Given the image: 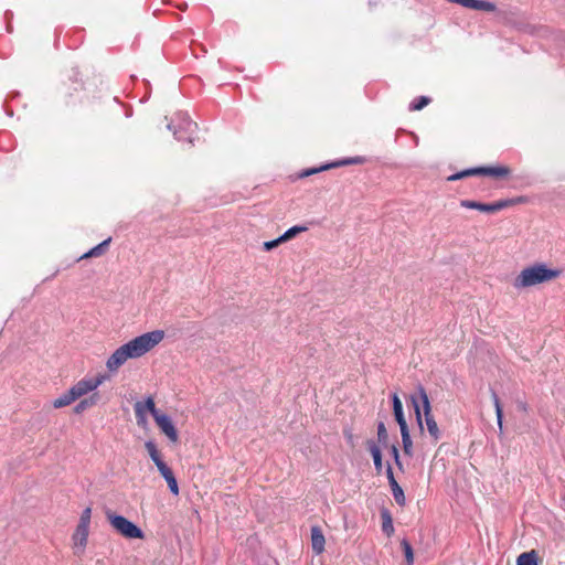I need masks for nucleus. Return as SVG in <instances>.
Returning a JSON list of instances; mask_svg holds the SVG:
<instances>
[{
	"mask_svg": "<svg viewBox=\"0 0 565 565\" xmlns=\"http://www.w3.org/2000/svg\"><path fill=\"white\" fill-rule=\"evenodd\" d=\"M164 338V331L153 330L142 333L120 345L108 358L106 366L110 372L117 371L129 359H138L150 352Z\"/></svg>",
	"mask_w": 565,
	"mask_h": 565,
	"instance_id": "f257e3e1",
	"label": "nucleus"
},
{
	"mask_svg": "<svg viewBox=\"0 0 565 565\" xmlns=\"http://www.w3.org/2000/svg\"><path fill=\"white\" fill-rule=\"evenodd\" d=\"M562 271L548 267L545 263H535L524 267L513 280L515 289L534 287L540 284L548 282L561 276Z\"/></svg>",
	"mask_w": 565,
	"mask_h": 565,
	"instance_id": "f03ea898",
	"label": "nucleus"
},
{
	"mask_svg": "<svg viewBox=\"0 0 565 565\" xmlns=\"http://www.w3.org/2000/svg\"><path fill=\"white\" fill-rule=\"evenodd\" d=\"M417 391H418V398L414 395L411 396V401H412V404L414 407L417 424H418L420 430H423L424 429L423 415H424V420L426 424L427 431H428L431 440L434 443H437L441 437V433H440L439 427L431 414V406H430L428 395L423 385H418Z\"/></svg>",
	"mask_w": 565,
	"mask_h": 565,
	"instance_id": "7ed1b4c3",
	"label": "nucleus"
},
{
	"mask_svg": "<svg viewBox=\"0 0 565 565\" xmlns=\"http://www.w3.org/2000/svg\"><path fill=\"white\" fill-rule=\"evenodd\" d=\"M167 128L172 131L177 140L186 141L192 145L194 141L193 135L198 129V124L191 120L186 113L178 111L167 125Z\"/></svg>",
	"mask_w": 565,
	"mask_h": 565,
	"instance_id": "20e7f679",
	"label": "nucleus"
},
{
	"mask_svg": "<svg viewBox=\"0 0 565 565\" xmlns=\"http://www.w3.org/2000/svg\"><path fill=\"white\" fill-rule=\"evenodd\" d=\"M107 520L110 525L122 536L127 539H143L142 530L127 518L108 512Z\"/></svg>",
	"mask_w": 565,
	"mask_h": 565,
	"instance_id": "39448f33",
	"label": "nucleus"
},
{
	"mask_svg": "<svg viewBox=\"0 0 565 565\" xmlns=\"http://www.w3.org/2000/svg\"><path fill=\"white\" fill-rule=\"evenodd\" d=\"M514 203V200H499L493 203H481L471 200H461L460 205L466 209L478 210L486 213H494L501 211Z\"/></svg>",
	"mask_w": 565,
	"mask_h": 565,
	"instance_id": "423d86ee",
	"label": "nucleus"
},
{
	"mask_svg": "<svg viewBox=\"0 0 565 565\" xmlns=\"http://www.w3.org/2000/svg\"><path fill=\"white\" fill-rule=\"evenodd\" d=\"M106 379L107 375L105 374L98 375L96 377L82 379L70 388L71 394H73L76 397V399H78L82 396L88 394L89 392L95 391L99 385L104 383Z\"/></svg>",
	"mask_w": 565,
	"mask_h": 565,
	"instance_id": "0eeeda50",
	"label": "nucleus"
},
{
	"mask_svg": "<svg viewBox=\"0 0 565 565\" xmlns=\"http://www.w3.org/2000/svg\"><path fill=\"white\" fill-rule=\"evenodd\" d=\"M134 409L137 424L139 426H145L147 424V413H150L153 419L160 414V412L156 408L154 401L151 396H148L143 402H136Z\"/></svg>",
	"mask_w": 565,
	"mask_h": 565,
	"instance_id": "6e6552de",
	"label": "nucleus"
},
{
	"mask_svg": "<svg viewBox=\"0 0 565 565\" xmlns=\"http://www.w3.org/2000/svg\"><path fill=\"white\" fill-rule=\"evenodd\" d=\"M364 162H365V158H363V157H360V156L350 157V158H345V159H342V160H337V161H332L330 163H326V164L320 166L318 168L307 169V170H305L303 172L300 173V177L301 178L309 177L311 174H315V173H318V172H321V171H326V170H329V169H332V168H338V167H343V166H349V164H361V163H364Z\"/></svg>",
	"mask_w": 565,
	"mask_h": 565,
	"instance_id": "1a4fd4ad",
	"label": "nucleus"
},
{
	"mask_svg": "<svg viewBox=\"0 0 565 565\" xmlns=\"http://www.w3.org/2000/svg\"><path fill=\"white\" fill-rule=\"evenodd\" d=\"M154 422L171 443L178 441V430L172 419L168 415L160 413L158 416H156Z\"/></svg>",
	"mask_w": 565,
	"mask_h": 565,
	"instance_id": "9d476101",
	"label": "nucleus"
},
{
	"mask_svg": "<svg viewBox=\"0 0 565 565\" xmlns=\"http://www.w3.org/2000/svg\"><path fill=\"white\" fill-rule=\"evenodd\" d=\"M385 472H386V477H387L394 500L396 501V503L399 507H404L405 505L404 491H403L402 487L398 484V482L396 481L394 473H393L392 466L390 463H387Z\"/></svg>",
	"mask_w": 565,
	"mask_h": 565,
	"instance_id": "9b49d317",
	"label": "nucleus"
},
{
	"mask_svg": "<svg viewBox=\"0 0 565 565\" xmlns=\"http://www.w3.org/2000/svg\"><path fill=\"white\" fill-rule=\"evenodd\" d=\"M89 533V526L77 524L76 530L72 536L75 553H83L86 545Z\"/></svg>",
	"mask_w": 565,
	"mask_h": 565,
	"instance_id": "f8f14e48",
	"label": "nucleus"
},
{
	"mask_svg": "<svg viewBox=\"0 0 565 565\" xmlns=\"http://www.w3.org/2000/svg\"><path fill=\"white\" fill-rule=\"evenodd\" d=\"M326 539L321 529L317 525L311 527V546L315 554L319 555L324 551Z\"/></svg>",
	"mask_w": 565,
	"mask_h": 565,
	"instance_id": "ddd939ff",
	"label": "nucleus"
},
{
	"mask_svg": "<svg viewBox=\"0 0 565 565\" xmlns=\"http://www.w3.org/2000/svg\"><path fill=\"white\" fill-rule=\"evenodd\" d=\"M367 448L373 457L374 468L376 470V473H382L383 471V461H382V452L377 444L370 439L366 443Z\"/></svg>",
	"mask_w": 565,
	"mask_h": 565,
	"instance_id": "4468645a",
	"label": "nucleus"
},
{
	"mask_svg": "<svg viewBox=\"0 0 565 565\" xmlns=\"http://www.w3.org/2000/svg\"><path fill=\"white\" fill-rule=\"evenodd\" d=\"M510 174V169L504 166L480 167V175H489L493 178H505Z\"/></svg>",
	"mask_w": 565,
	"mask_h": 565,
	"instance_id": "2eb2a0df",
	"label": "nucleus"
},
{
	"mask_svg": "<svg viewBox=\"0 0 565 565\" xmlns=\"http://www.w3.org/2000/svg\"><path fill=\"white\" fill-rule=\"evenodd\" d=\"M98 401H99V393L95 392L90 396L79 401L76 404V406L74 408V412L76 414H81L84 411H86L87 408L93 407L94 405H96Z\"/></svg>",
	"mask_w": 565,
	"mask_h": 565,
	"instance_id": "dca6fc26",
	"label": "nucleus"
},
{
	"mask_svg": "<svg viewBox=\"0 0 565 565\" xmlns=\"http://www.w3.org/2000/svg\"><path fill=\"white\" fill-rule=\"evenodd\" d=\"M516 565H539V554L535 550L524 552L516 558Z\"/></svg>",
	"mask_w": 565,
	"mask_h": 565,
	"instance_id": "f3484780",
	"label": "nucleus"
},
{
	"mask_svg": "<svg viewBox=\"0 0 565 565\" xmlns=\"http://www.w3.org/2000/svg\"><path fill=\"white\" fill-rule=\"evenodd\" d=\"M382 518V531L387 536H391L394 533L393 520L390 511L387 509H383L381 511Z\"/></svg>",
	"mask_w": 565,
	"mask_h": 565,
	"instance_id": "a211bd4d",
	"label": "nucleus"
},
{
	"mask_svg": "<svg viewBox=\"0 0 565 565\" xmlns=\"http://www.w3.org/2000/svg\"><path fill=\"white\" fill-rule=\"evenodd\" d=\"M110 241L111 238L108 237L107 239L103 241L102 243L89 249L87 253H85L81 258L97 257L103 255L109 246Z\"/></svg>",
	"mask_w": 565,
	"mask_h": 565,
	"instance_id": "6ab92c4d",
	"label": "nucleus"
},
{
	"mask_svg": "<svg viewBox=\"0 0 565 565\" xmlns=\"http://www.w3.org/2000/svg\"><path fill=\"white\" fill-rule=\"evenodd\" d=\"M401 436H402L404 454L411 457L413 455V441H412V438L409 435V429L408 428L401 429Z\"/></svg>",
	"mask_w": 565,
	"mask_h": 565,
	"instance_id": "aec40b11",
	"label": "nucleus"
},
{
	"mask_svg": "<svg viewBox=\"0 0 565 565\" xmlns=\"http://www.w3.org/2000/svg\"><path fill=\"white\" fill-rule=\"evenodd\" d=\"M75 401H76V397L73 394H71V390H68L67 392L62 394L58 398H56L53 402V406L55 408H61V407L70 405L71 403H73Z\"/></svg>",
	"mask_w": 565,
	"mask_h": 565,
	"instance_id": "412c9836",
	"label": "nucleus"
},
{
	"mask_svg": "<svg viewBox=\"0 0 565 565\" xmlns=\"http://www.w3.org/2000/svg\"><path fill=\"white\" fill-rule=\"evenodd\" d=\"M470 175H480V167L478 168H470L462 170L460 172L454 173L447 178L448 181H457L466 177Z\"/></svg>",
	"mask_w": 565,
	"mask_h": 565,
	"instance_id": "4be33fe9",
	"label": "nucleus"
},
{
	"mask_svg": "<svg viewBox=\"0 0 565 565\" xmlns=\"http://www.w3.org/2000/svg\"><path fill=\"white\" fill-rule=\"evenodd\" d=\"M491 397H492L493 405L495 408L497 423H498L499 429L501 431L502 430V420H503V411L501 407V403H500L499 396L497 395V393L494 391H491Z\"/></svg>",
	"mask_w": 565,
	"mask_h": 565,
	"instance_id": "5701e85b",
	"label": "nucleus"
},
{
	"mask_svg": "<svg viewBox=\"0 0 565 565\" xmlns=\"http://www.w3.org/2000/svg\"><path fill=\"white\" fill-rule=\"evenodd\" d=\"M401 546L405 554L406 565H413L414 564V552L411 543L407 539H403L401 541Z\"/></svg>",
	"mask_w": 565,
	"mask_h": 565,
	"instance_id": "b1692460",
	"label": "nucleus"
},
{
	"mask_svg": "<svg viewBox=\"0 0 565 565\" xmlns=\"http://www.w3.org/2000/svg\"><path fill=\"white\" fill-rule=\"evenodd\" d=\"M145 447H146L151 460L153 461V463H157L160 460H162L154 441H152V440L146 441Z\"/></svg>",
	"mask_w": 565,
	"mask_h": 565,
	"instance_id": "393cba45",
	"label": "nucleus"
},
{
	"mask_svg": "<svg viewBox=\"0 0 565 565\" xmlns=\"http://www.w3.org/2000/svg\"><path fill=\"white\" fill-rule=\"evenodd\" d=\"M305 231H307L306 226H301V225L291 226L282 235H280V241L287 242L290 238H292L294 236H296L297 234L302 233Z\"/></svg>",
	"mask_w": 565,
	"mask_h": 565,
	"instance_id": "a878e982",
	"label": "nucleus"
},
{
	"mask_svg": "<svg viewBox=\"0 0 565 565\" xmlns=\"http://www.w3.org/2000/svg\"><path fill=\"white\" fill-rule=\"evenodd\" d=\"M430 103V98L427 96H419L409 104V110H420Z\"/></svg>",
	"mask_w": 565,
	"mask_h": 565,
	"instance_id": "bb28decb",
	"label": "nucleus"
},
{
	"mask_svg": "<svg viewBox=\"0 0 565 565\" xmlns=\"http://www.w3.org/2000/svg\"><path fill=\"white\" fill-rule=\"evenodd\" d=\"M393 414H394L395 420L397 422V424L399 426V429L408 428L405 416H404L403 406L394 408Z\"/></svg>",
	"mask_w": 565,
	"mask_h": 565,
	"instance_id": "cd10ccee",
	"label": "nucleus"
},
{
	"mask_svg": "<svg viewBox=\"0 0 565 565\" xmlns=\"http://www.w3.org/2000/svg\"><path fill=\"white\" fill-rule=\"evenodd\" d=\"M154 465L158 468L160 475L162 476V478L164 480H167L168 478L173 476L172 470L170 469V467L163 460H160L159 462H157Z\"/></svg>",
	"mask_w": 565,
	"mask_h": 565,
	"instance_id": "c85d7f7f",
	"label": "nucleus"
},
{
	"mask_svg": "<svg viewBox=\"0 0 565 565\" xmlns=\"http://www.w3.org/2000/svg\"><path fill=\"white\" fill-rule=\"evenodd\" d=\"M377 439H379V443L382 445H385L388 440V434H387L385 424L383 422H380L377 424Z\"/></svg>",
	"mask_w": 565,
	"mask_h": 565,
	"instance_id": "c756f323",
	"label": "nucleus"
},
{
	"mask_svg": "<svg viewBox=\"0 0 565 565\" xmlns=\"http://www.w3.org/2000/svg\"><path fill=\"white\" fill-rule=\"evenodd\" d=\"M92 518V509L86 508L83 510L78 524L89 526Z\"/></svg>",
	"mask_w": 565,
	"mask_h": 565,
	"instance_id": "7c9ffc66",
	"label": "nucleus"
},
{
	"mask_svg": "<svg viewBox=\"0 0 565 565\" xmlns=\"http://www.w3.org/2000/svg\"><path fill=\"white\" fill-rule=\"evenodd\" d=\"M166 481L168 483L169 490L175 495L179 494L178 481L174 475L168 478Z\"/></svg>",
	"mask_w": 565,
	"mask_h": 565,
	"instance_id": "2f4dec72",
	"label": "nucleus"
},
{
	"mask_svg": "<svg viewBox=\"0 0 565 565\" xmlns=\"http://www.w3.org/2000/svg\"><path fill=\"white\" fill-rule=\"evenodd\" d=\"M280 243H284V241H280V236L276 239L268 241L264 243V249L269 252L273 248L277 247Z\"/></svg>",
	"mask_w": 565,
	"mask_h": 565,
	"instance_id": "473e14b6",
	"label": "nucleus"
},
{
	"mask_svg": "<svg viewBox=\"0 0 565 565\" xmlns=\"http://www.w3.org/2000/svg\"><path fill=\"white\" fill-rule=\"evenodd\" d=\"M344 437L347 441L353 447L354 446V436L350 429L344 430Z\"/></svg>",
	"mask_w": 565,
	"mask_h": 565,
	"instance_id": "72a5a7b5",
	"label": "nucleus"
},
{
	"mask_svg": "<svg viewBox=\"0 0 565 565\" xmlns=\"http://www.w3.org/2000/svg\"><path fill=\"white\" fill-rule=\"evenodd\" d=\"M392 404H393V409L403 406V404L396 393H394L392 395Z\"/></svg>",
	"mask_w": 565,
	"mask_h": 565,
	"instance_id": "f704fd0d",
	"label": "nucleus"
},
{
	"mask_svg": "<svg viewBox=\"0 0 565 565\" xmlns=\"http://www.w3.org/2000/svg\"><path fill=\"white\" fill-rule=\"evenodd\" d=\"M391 455H392V457H393V459H394V460H395V458H396V455H399V452H398V448L396 447V445H392V446H391Z\"/></svg>",
	"mask_w": 565,
	"mask_h": 565,
	"instance_id": "c9c22d12",
	"label": "nucleus"
},
{
	"mask_svg": "<svg viewBox=\"0 0 565 565\" xmlns=\"http://www.w3.org/2000/svg\"><path fill=\"white\" fill-rule=\"evenodd\" d=\"M394 462H395V465L397 466V468L399 470H403V463L401 461L399 455H396V458H395Z\"/></svg>",
	"mask_w": 565,
	"mask_h": 565,
	"instance_id": "e433bc0d",
	"label": "nucleus"
}]
</instances>
